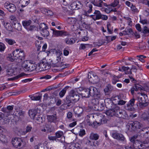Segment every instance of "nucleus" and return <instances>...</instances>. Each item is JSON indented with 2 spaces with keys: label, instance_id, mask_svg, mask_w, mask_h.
Returning a JSON list of instances; mask_svg holds the SVG:
<instances>
[{
  "label": "nucleus",
  "instance_id": "obj_1",
  "mask_svg": "<svg viewBox=\"0 0 149 149\" xmlns=\"http://www.w3.org/2000/svg\"><path fill=\"white\" fill-rule=\"evenodd\" d=\"M137 138V136H134L130 138V141L133 143V146L135 149L146 148L148 147L145 145L148 143L147 141H144L142 142L139 140H136Z\"/></svg>",
  "mask_w": 149,
  "mask_h": 149
},
{
  "label": "nucleus",
  "instance_id": "obj_2",
  "mask_svg": "<svg viewBox=\"0 0 149 149\" xmlns=\"http://www.w3.org/2000/svg\"><path fill=\"white\" fill-rule=\"evenodd\" d=\"M123 112L124 111L120 109V107L115 105L112 109L107 111L106 114L107 116H116L117 117L121 118L123 114Z\"/></svg>",
  "mask_w": 149,
  "mask_h": 149
},
{
  "label": "nucleus",
  "instance_id": "obj_3",
  "mask_svg": "<svg viewBox=\"0 0 149 149\" xmlns=\"http://www.w3.org/2000/svg\"><path fill=\"white\" fill-rule=\"evenodd\" d=\"M13 56L15 57L14 59L13 58L10 59L11 61H13L15 59H18L22 60L24 59V53L23 50L21 49H17L13 52Z\"/></svg>",
  "mask_w": 149,
  "mask_h": 149
},
{
  "label": "nucleus",
  "instance_id": "obj_4",
  "mask_svg": "<svg viewBox=\"0 0 149 149\" xmlns=\"http://www.w3.org/2000/svg\"><path fill=\"white\" fill-rule=\"evenodd\" d=\"M141 124L138 121H135L134 122H131L129 123L127 125L128 130L130 131H134L137 129H140Z\"/></svg>",
  "mask_w": 149,
  "mask_h": 149
},
{
  "label": "nucleus",
  "instance_id": "obj_5",
  "mask_svg": "<svg viewBox=\"0 0 149 149\" xmlns=\"http://www.w3.org/2000/svg\"><path fill=\"white\" fill-rule=\"evenodd\" d=\"M94 87L91 86L89 88H85L83 91V92H81V95L83 97L86 98L89 97L91 96H93V90L94 89Z\"/></svg>",
  "mask_w": 149,
  "mask_h": 149
},
{
  "label": "nucleus",
  "instance_id": "obj_6",
  "mask_svg": "<svg viewBox=\"0 0 149 149\" xmlns=\"http://www.w3.org/2000/svg\"><path fill=\"white\" fill-rule=\"evenodd\" d=\"M12 144L15 148H21L24 147V143L21 139L16 138H13L12 140Z\"/></svg>",
  "mask_w": 149,
  "mask_h": 149
},
{
  "label": "nucleus",
  "instance_id": "obj_7",
  "mask_svg": "<svg viewBox=\"0 0 149 149\" xmlns=\"http://www.w3.org/2000/svg\"><path fill=\"white\" fill-rule=\"evenodd\" d=\"M51 65L48 63L47 61L45 60H43L39 64L38 66L40 68H41V70H46L49 69L50 68Z\"/></svg>",
  "mask_w": 149,
  "mask_h": 149
},
{
  "label": "nucleus",
  "instance_id": "obj_8",
  "mask_svg": "<svg viewBox=\"0 0 149 149\" xmlns=\"http://www.w3.org/2000/svg\"><path fill=\"white\" fill-rule=\"evenodd\" d=\"M40 109L38 107H35L34 109H30L29 111V114L30 117L33 119H35V117L38 113H40Z\"/></svg>",
  "mask_w": 149,
  "mask_h": 149
},
{
  "label": "nucleus",
  "instance_id": "obj_9",
  "mask_svg": "<svg viewBox=\"0 0 149 149\" xmlns=\"http://www.w3.org/2000/svg\"><path fill=\"white\" fill-rule=\"evenodd\" d=\"M4 7L9 12L11 13L14 12L16 10L15 5L13 4L10 3L8 2H6L5 3Z\"/></svg>",
  "mask_w": 149,
  "mask_h": 149
},
{
  "label": "nucleus",
  "instance_id": "obj_10",
  "mask_svg": "<svg viewBox=\"0 0 149 149\" xmlns=\"http://www.w3.org/2000/svg\"><path fill=\"white\" fill-rule=\"evenodd\" d=\"M140 94V95L138 97V99L139 103H137V105L138 104L140 105L141 104L145 103V102H146L147 98V96L146 95L142 93Z\"/></svg>",
  "mask_w": 149,
  "mask_h": 149
},
{
  "label": "nucleus",
  "instance_id": "obj_11",
  "mask_svg": "<svg viewBox=\"0 0 149 149\" xmlns=\"http://www.w3.org/2000/svg\"><path fill=\"white\" fill-rule=\"evenodd\" d=\"M53 34L56 36H63L68 35V34L66 32L63 31H58L52 29Z\"/></svg>",
  "mask_w": 149,
  "mask_h": 149
},
{
  "label": "nucleus",
  "instance_id": "obj_12",
  "mask_svg": "<svg viewBox=\"0 0 149 149\" xmlns=\"http://www.w3.org/2000/svg\"><path fill=\"white\" fill-rule=\"evenodd\" d=\"M135 101V99L134 98L131 99L127 104L126 106H125V109L129 111H132L134 108L133 106L134 104Z\"/></svg>",
  "mask_w": 149,
  "mask_h": 149
},
{
  "label": "nucleus",
  "instance_id": "obj_13",
  "mask_svg": "<svg viewBox=\"0 0 149 149\" xmlns=\"http://www.w3.org/2000/svg\"><path fill=\"white\" fill-rule=\"evenodd\" d=\"M70 98L75 102L78 101L80 99V96L74 90H72L70 92Z\"/></svg>",
  "mask_w": 149,
  "mask_h": 149
},
{
  "label": "nucleus",
  "instance_id": "obj_14",
  "mask_svg": "<svg viewBox=\"0 0 149 149\" xmlns=\"http://www.w3.org/2000/svg\"><path fill=\"white\" fill-rule=\"evenodd\" d=\"M61 61V57L59 56L56 58H55L52 60L50 62V64L51 66L54 67H56V65L58 64L59 62Z\"/></svg>",
  "mask_w": 149,
  "mask_h": 149
},
{
  "label": "nucleus",
  "instance_id": "obj_15",
  "mask_svg": "<svg viewBox=\"0 0 149 149\" xmlns=\"http://www.w3.org/2000/svg\"><path fill=\"white\" fill-rule=\"evenodd\" d=\"M93 91L94 93H93V96H94V97L97 99H101L102 95L100 93L98 89H97L96 88L94 87Z\"/></svg>",
  "mask_w": 149,
  "mask_h": 149
},
{
  "label": "nucleus",
  "instance_id": "obj_16",
  "mask_svg": "<svg viewBox=\"0 0 149 149\" xmlns=\"http://www.w3.org/2000/svg\"><path fill=\"white\" fill-rule=\"evenodd\" d=\"M47 118L49 121L55 123L57 119L56 115V114H54L53 115L47 116Z\"/></svg>",
  "mask_w": 149,
  "mask_h": 149
},
{
  "label": "nucleus",
  "instance_id": "obj_17",
  "mask_svg": "<svg viewBox=\"0 0 149 149\" xmlns=\"http://www.w3.org/2000/svg\"><path fill=\"white\" fill-rule=\"evenodd\" d=\"M72 6L73 7H75L77 9H80L81 8L82 6V4L80 1H77L74 2L71 4Z\"/></svg>",
  "mask_w": 149,
  "mask_h": 149
},
{
  "label": "nucleus",
  "instance_id": "obj_18",
  "mask_svg": "<svg viewBox=\"0 0 149 149\" xmlns=\"http://www.w3.org/2000/svg\"><path fill=\"white\" fill-rule=\"evenodd\" d=\"M113 88L110 84H108L105 88L104 89V91L106 95H109L110 92L113 90Z\"/></svg>",
  "mask_w": 149,
  "mask_h": 149
},
{
  "label": "nucleus",
  "instance_id": "obj_19",
  "mask_svg": "<svg viewBox=\"0 0 149 149\" xmlns=\"http://www.w3.org/2000/svg\"><path fill=\"white\" fill-rule=\"evenodd\" d=\"M29 63L26 61H24L22 64V67L25 71H29Z\"/></svg>",
  "mask_w": 149,
  "mask_h": 149
},
{
  "label": "nucleus",
  "instance_id": "obj_20",
  "mask_svg": "<svg viewBox=\"0 0 149 149\" xmlns=\"http://www.w3.org/2000/svg\"><path fill=\"white\" fill-rule=\"evenodd\" d=\"M94 15H93L94 19H99L101 18V14L100 12L97 10H95L94 13Z\"/></svg>",
  "mask_w": 149,
  "mask_h": 149
},
{
  "label": "nucleus",
  "instance_id": "obj_21",
  "mask_svg": "<svg viewBox=\"0 0 149 149\" xmlns=\"http://www.w3.org/2000/svg\"><path fill=\"white\" fill-rule=\"evenodd\" d=\"M99 137L98 134L93 132L91 133L89 136V139L91 140H97L99 139Z\"/></svg>",
  "mask_w": 149,
  "mask_h": 149
},
{
  "label": "nucleus",
  "instance_id": "obj_22",
  "mask_svg": "<svg viewBox=\"0 0 149 149\" xmlns=\"http://www.w3.org/2000/svg\"><path fill=\"white\" fill-rule=\"evenodd\" d=\"M41 11L43 13L48 16H52L54 14L53 12L52 11L45 8H42Z\"/></svg>",
  "mask_w": 149,
  "mask_h": 149
},
{
  "label": "nucleus",
  "instance_id": "obj_23",
  "mask_svg": "<svg viewBox=\"0 0 149 149\" xmlns=\"http://www.w3.org/2000/svg\"><path fill=\"white\" fill-rule=\"evenodd\" d=\"M13 27L17 30L19 31L21 30L22 26L21 24L18 22L17 21H15V22L13 23Z\"/></svg>",
  "mask_w": 149,
  "mask_h": 149
},
{
  "label": "nucleus",
  "instance_id": "obj_24",
  "mask_svg": "<svg viewBox=\"0 0 149 149\" xmlns=\"http://www.w3.org/2000/svg\"><path fill=\"white\" fill-rule=\"evenodd\" d=\"M88 1V0H87V1ZM89 1H91V2L95 6L99 7H102V4L103 3V1L101 0H99L96 2H95L94 0H89Z\"/></svg>",
  "mask_w": 149,
  "mask_h": 149
},
{
  "label": "nucleus",
  "instance_id": "obj_25",
  "mask_svg": "<svg viewBox=\"0 0 149 149\" xmlns=\"http://www.w3.org/2000/svg\"><path fill=\"white\" fill-rule=\"evenodd\" d=\"M25 112L22 110H19L17 111L16 114L18 117L20 118H23L24 117Z\"/></svg>",
  "mask_w": 149,
  "mask_h": 149
},
{
  "label": "nucleus",
  "instance_id": "obj_26",
  "mask_svg": "<svg viewBox=\"0 0 149 149\" xmlns=\"http://www.w3.org/2000/svg\"><path fill=\"white\" fill-rule=\"evenodd\" d=\"M69 86H67L63 88L61 91H60L59 94L60 97H62L64 96L66 93L67 90L69 88Z\"/></svg>",
  "mask_w": 149,
  "mask_h": 149
},
{
  "label": "nucleus",
  "instance_id": "obj_27",
  "mask_svg": "<svg viewBox=\"0 0 149 149\" xmlns=\"http://www.w3.org/2000/svg\"><path fill=\"white\" fill-rule=\"evenodd\" d=\"M29 71L30 72H31L36 70L37 68V65L35 63H29Z\"/></svg>",
  "mask_w": 149,
  "mask_h": 149
},
{
  "label": "nucleus",
  "instance_id": "obj_28",
  "mask_svg": "<svg viewBox=\"0 0 149 149\" xmlns=\"http://www.w3.org/2000/svg\"><path fill=\"white\" fill-rule=\"evenodd\" d=\"M65 41L67 44L68 45L72 44L74 43L75 42V40L73 38H66L65 39Z\"/></svg>",
  "mask_w": 149,
  "mask_h": 149
},
{
  "label": "nucleus",
  "instance_id": "obj_29",
  "mask_svg": "<svg viewBox=\"0 0 149 149\" xmlns=\"http://www.w3.org/2000/svg\"><path fill=\"white\" fill-rule=\"evenodd\" d=\"M88 2H87L86 4V6L87 7V9L88 10L86 11L85 13L86 15L87 14V13H90L92 10V8L93 6L91 4H88Z\"/></svg>",
  "mask_w": 149,
  "mask_h": 149
},
{
  "label": "nucleus",
  "instance_id": "obj_30",
  "mask_svg": "<svg viewBox=\"0 0 149 149\" xmlns=\"http://www.w3.org/2000/svg\"><path fill=\"white\" fill-rule=\"evenodd\" d=\"M122 69L125 72V73L127 74H131L132 73L131 69H130L128 67L125 66H122Z\"/></svg>",
  "mask_w": 149,
  "mask_h": 149
},
{
  "label": "nucleus",
  "instance_id": "obj_31",
  "mask_svg": "<svg viewBox=\"0 0 149 149\" xmlns=\"http://www.w3.org/2000/svg\"><path fill=\"white\" fill-rule=\"evenodd\" d=\"M76 21L77 19L75 18L72 17H68L67 19L68 23L71 24H74Z\"/></svg>",
  "mask_w": 149,
  "mask_h": 149
},
{
  "label": "nucleus",
  "instance_id": "obj_32",
  "mask_svg": "<svg viewBox=\"0 0 149 149\" xmlns=\"http://www.w3.org/2000/svg\"><path fill=\"white\" fill-rule=\"evenodd\" d=\"M69 64H64V63L63 62L60 61L56 65V67H63V68H66L67 67H68Z\"/></svg>",
  "mask_w": 149,
  "mask_h": 149
},
{
  "label": "nucleus",
  "instance_id": "obj_33",
  "mask_svg": "<svg viewBox=\"0 0 149 149\" xmlns=\"http://www.w3.org/2000/svg\"><path fill=\"white\" fill-rule=\"evenodd\" d=\"M31 23V20L24 21L22 22L23 26L25 29L30 25Z\"/></svg>",
  "mask_w": 149,
  "mask_h": 149
},
{
  "label": "nucleus",
  "instance_id": "obj_34",
  "mask_svg": "<svg viewBox=\"0 0 149 149\" xmlns=\"http://www.w3.org/2000/svg\"><path fill=\"white\" fill-rule=\"evenodd\" d=\"M48 29V27L44 23L40 24L39 27V29L40 31H42V30Z\"/></svg>",
  "mask_w": 149,
  "mask_h": 149
},
{
  "label": "nucleus",
  "instance_id": "obj_35",
  "mask_svg": "<svg viewBox=\"0 0 149 149\" xmlns=\"http://www.w3.org/2000/svg\"><path fill=\"white\" fill-rule=\"evenodd\" d=\"M5 41L9 45H12L16 43L15 41L12 39L6 38L5 39Z\"/></svg>",
  "mask_w": 149,
  "mask_h": 149
},
{
  "label": "nucleus",
  "instance_id": "obj_36",
  "mask_svg": "<svg viewBox=\"0 0 149 149\" xmlns=\"http://www.w3.org/2000/svg\"><path fill=\"white\" fill-rule=\"evenodd\" d=\"M74 110L75 113L78 115H79L83 112L82 109L79 107L75 108Z\"/></svg>",
  "mask_w": 149,
  "mask_h": 149
},
{
  "label": "nucleus",
  "instance_id": "obj_37",
  "mask_svg": "<svg viewBox=\"0 0 149 149\" xmlns=\"http://www.w3.org/2000/svg\"><path fill=\"white\" fill-rule=\"evenodd\" d=\"M47 29H46L40 31L41 33L42 36L44 37H47L49 35V32L47 30Z\"/></svg>",
  "mask_w": 149,
  "mask_h": 149
},
{
  "label": "nucleus",
  "instance_id": "obj_38",
  "mask_svg": "<svg viewBox=\"0 0 149 149\" xmlns=\"http://www.w3.org/2000/svg\"><path fill=\"white\" fill-rule=\"evenodd\" d=\"M30 0H20V3L22 4V7H25L27 6L29 3Z\"/></svg>",
  "mask_w": 149,
  "mask_h": 149
},
{
  "label": "nucleus",
  "instance_id": "obj_39",
  "mask_svg": "<svg viewBox=\"0 0 149 149\" xmlns=\"http://www.w3.org/2000/svg\"><path fill=\"white\" fill-rule=\"evenodd\" d=\"M135 91H137L143 90L142 86L138 84H136L134 86Z\"/></svg>",
  "mask_w": 149,
  "mask_h": 149
},
{
  "label": "nucleus",
  "instance_id": "obj_40",
  "mask_svg": "<svg viewBox=\"0 0 149 149\" xmlns=\"http://www.w3.org/2000/svg\"><path fill=\"white\" fill-rule=\"evenodd\" d=\"M6 137L3 133L0 136V141L3 143H5L7 142Z\"/></svg>",
  "mask_w": 149,
  "mask_h": 149
},
{
  "label": "nucleus",
  "instance_id": "obj_41",
  "mask_svg": "<svg viewBox=\"0 0 149 149\" xmlns=\"http://www.w3.org/2000/svg\"><path fill=\"white\" fill-rule=\"evenodd\" d=\"M4 26L5 28L8 31H10L11 30L12 27L10 23L8 22H5L4 24Z\"/></svg>",
  "mask_w": 149,
  "mask_h": 149
},
{
  "label": "nucleus",
  "instance_id": "obj_42",
  "mask_svg": "<svg viewBox=\"0 0 149 149\" xmlns=\"http://www.w3.org/2000/svg\"><path fill=\"white\" fill-rule=\"evenodd\" d=\"M6 71L7 73L6 75L9 76H13L14 73L13 70L12 69H8Z\"/></svg>",
  "mask_w": 149,
  "mask_h": 149
},
{
  "label": "nucleus",
  "instance_id": "obj_43",
  "mask_svg": "<svg viewBox=\"0 0 149 149\" xmlns=\"http://www.w3.org/2000/svg\"><path fill=\"white\" fill-rule=\"evenodd\" d=\"M36 27L34 25H29L26 29L28 31H33L34 30H36Z\"/></svg>",
  "mask_w": 149,
  "mask_h": 149
},
{
  "label": "nucleus",
  "instance_id": "obj_44",
  "mask_svg": "<svg viewBox=\"0 0 149 149\" xmlns=\"http://www.w3.org/2000/svg\"><path fill=\"white\" fill-rule=\"evenodd\" d=\"M63 135V132L61 131H58L55 133V136L56 138L61 137Z\"/></svg>",
  "mask_w": 149,
  "mask_h": 149
},
{
  "label": "nucleus",
  "instance_id": "obj_45",
  "mask_svg": "<svg viewBox=\"0 0 149 149\" xmlns=\"http://www.w3.org/2000/svg\"><path fill=\"white\" fill-rule=\"evenodd\" d=\"M42 97L41 95L33 96L31 97V99L33 100H39L41 99Z\"/></svg>",
  "mask_w": 149,
  "mask_h": 149
},
{
  "label": "nucleus",
  "instance_id": "obj_46",
  "mask_svg": "<svg viewBox=\"0 0 149 149\" xmlns=\"http://www.w3.org/2000/svg\"><path fill=\"white\" fill-rule=\"evenodd\" d=\"M54 100L57 106H59L61 104L62 101L58 97H55Z\"/></svg>",
  "mask_w": 149,
  "mask_h": 149
},
{
  "label": "nucleus",
  "instance_id": "obj_47",
  "mask_svg": "<svg viewBox=\"0 0 149 149\" xmlns=\"http://www.w3.org/2000/svg\"><path fill=\"white\" fill-rule=\"evenodd\" d=\"M107 119L104 116L101 119V123H97L98 125H100L101 124H105L107 123Z\"/></svg>",
  "mask_w": 149,
  "mask_h": 149
},
{
  "label": "nucleus",
  "instance_id": "obj_48",
  "mask_svg": "<svg viewBox=\"0 0 149 149\" xmlns=\"http://www.w3.org/2000/svg\"><path fill=\"white\" fill-rule=\"evenodd\" d=\"M23 76H24L23 74L21 73V74H19V75H17V76H15V77H13V78L8 79L9 80H16V79H17L19 78V77H22Z\"/></svg>",
  "mask_w": 149,
  "mask_h": 149
},
{
  "label": "nucleus",
  "instance_id": "obj_49",
  "mask_svg": "<svg viewBox=\"0 0 149 149\" xmlns=\"http://www.w3.org/2000/svg\"><path fill=\"white\" fill-rule=\"evenodd\" d=\"M105 108L104 104L103 103L99 104L98 110L100 111H102Z\"/></svg>",
  "mask_w": 149,
  "mask_h": 149
},
{
  "label": "nucleus",
  "instance_id": "obj_50",
  "mask_svg": "<svg viewBox=\"0 0 149 149\" xmlns=\"http://www.w3.org/2000/svg\"><path fill=\"white\" fill-rule=\"evenodd\" d=\"M111 24L109 23H108L107 24V30L110 34H112L113 33V29L112 30H111Z\"/></svg>",
  "mask_w": 149,
  "mask_h": 149
},
{
  "label": "nucleus",
  "instance_id": "obj_51",
  "mask_svg": "<svg viewBox=\"0 0 149 149\" xmlns=\"http://www.w3.org/2000/svg\"><path fill=\"white\" fill-rule=\"evenodd\" d=\"M116 38V36H113L111 37L110 36H106L107 40L109 42H110V39L111 38V41H112L115 40Z\"/></svg>",
  "mask_w": 149,
  "mask_h": 149
},
{
  "label": "nucleus",
  "instance_id": "obj_52",
  "mask_svg": "<svg viewBox=\"0 0 149 149\" xmlns=\"http://www.w3.org/2000/svg\"><path fill=\"white\" fill-rule=\"evenodd\" d=\"M119 3V0H115L114 2L111 4L110 6L113 7H115L118 5Z\"/></svg>",
  "mask_w": 149,
  "mask_h": 149
},
{
  "label": "nucleus",
  "instance_id": "obj_53",
  "mask_svg": "<svg viewBox=\"0 0 149 149\" xmlns=\"http://www.w3.org/2000/svg\"><path fill=\"white\" fill-rule=\"evenodd\" d=\"M5 48V45L3 43L0 42V51L1 52L4 51Z\"/></svg>",
  "mask_w": 149,
  "mask_h": 149
},
{
  "label": "nucleus",
  "instance_id": "obj_54",
  "mask_svg": "<svg viewBox=\"0 0 149 149\" xmlns=\"http://www.w3.org/2000/svg\"><path fill=\"white\" fill-rule=\"evenodd\" d=\"M118 138V140L121 141H124L125 139V137L123 136V135L122 134L120 133H119V134Z\"/></svg>",
  "mask_w": 149,
  "mask_h": 149
},
{
  "label": "nucleus",
  "instance_id": "obj_55",
  "mask_svg": "<svg viewBox=\"0 0 149 149\" xmlns=\"http://www.w3.org/2000/svg\"><path fill=\"white\" fill-rule=\"evenodd\" d=\"M132 10L134 13H138L139 12V10L136 7L133 6L132 4V6L131 7Z\"/></svg>",
  "mask_w": 149,
  "mask_h": 149
},
{
  "label": "nucleus",
  "instance_id": "obj_56",
  "mask_svg": "<svg viewBox=\"0 0 149 149\" xmlns=\"http://www.w3.org/2000/svg\"><path fill=\"white\" fill-rule=\"evenodd\" d=\"M137 57H138L139 58V60L141 61L143 63L145 62L144 60L143 59L144 58H145L146 57V56L143 55H139L137 56Z\"/></svg>",
  "mask_w": 149,
  "mask_h": 149
},
{
  "label": "nucleus",
  "instance_id": "obj_57",
  "mask_svg": "<svg viewBox=\"0 0 149 149\" xmlns=\"http://www.w3.org/2000/svg\"><path fill=\"white\" fill-rule=\"evenodd\" d=\"M142 32L144 34L149 33V29L147 26H145L143 28Z\"/></svg>",
  "mask_w": 149,
  "mask_h": 149
},
{
  "label": "nucleus",
  "instance_id": "obj_58",
  "mask_svg": "<svg viewBox=\"0 0 149 149\" xmlns=\"http://www.w3.org/2000/svg\"><path fill=\"white\" fill-rule=\"evenodd\" d=\"M119 133L116 132L112 134V136L114 139H118Z\"/></svg>",
  "mask_w": 149,
  "mask_h": 149
},
{
  "label": "nucleus",
  "instance_id": "obj_59",
  "mask_svg": "<svg viewBox=\"0 0 149 149\" xmlns=\"http://www.w3.org/2000/svg\"><path fill=\"white\" fill-rule=\"evenodd\" d=\"M32 127L30 125H28L26 127V130L25 132L26 133L28 132H29L31 131Z\"/></svg>",
  "mask_w": 149,
  "mask_h": 149
},
{
  "label": "nucleus",
  "instance_id": "obj_60",
  "mask_svg": "<svg viewBox=\"0 0 149 149\" xmlns=\"http://www.w3.org/2000/svg\"><path fill=\"white\" fill-rule=\"evenodd\" d=\"M85 134V131L84 130H81L79 132V135L81 136H82Z\"/></svg>",
  "mask_w": 149,
  "mask_h": 149
},
{
  "label": "nucleus",
  "instance_id": "obj_61",
  "mask_svg": "<svg viewBox=\"0 0 149 149\" xmlns=\"http://www.w3.org/2000/svg\"><path fill=\"white\" fill-rule=\"evenodd\" d=\"M74 144H75L74 146L77 149H81L82 147L80 144L78 143H74Z\"/></svg>",
  "mask_w": 149,
  "mask_h": 149
},
{
  "label": "nucleus",
  "instance_id": "obj_62",
  "mask_svg": "<svg viewBox=\"0 0 149 149\" xmlns=\"http://www.w3.org/2000/svg\"><path fill=\"white\" fill-rule=\"evenodd\" d=\"M72 114L71 112H68L67 115V117L69 120H71L72 117Z\"/></svg>",
  "mask_w": 149,
  "mask_h": 149
},
{
  "label": "nucleus",
  "instance_id": "obj_63",
  "mask_svg": "<svg viewBox=\"0 0 149 149\" xmlns=\"http://www.w3.org/2000/svg\"><path fill=\"white\" fill-rule=\"evenodd\" d=\"M51 78V76L50 75H46L45 76H44L41 77L40 79H50Z\"/></svg>",
  "mask_w": 149,
  "mask_h": 149
},
{
  "label": "nucleus",
  "instance_id": "obj_64",
  "mask_svg": "<svg viewBox=\"0 0 149 149\" xmlns=\"http://www.w3.org/2000/svg\"><path fill=\"white\" fill-rule=\"evenodd\" d=\"M35 149H44V146H35Z\"/></svg>",
  "mask_w": 149,
  "mask_h": 149
}]
</instances>
